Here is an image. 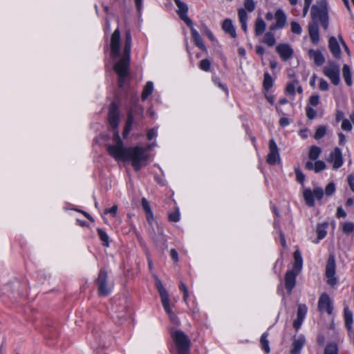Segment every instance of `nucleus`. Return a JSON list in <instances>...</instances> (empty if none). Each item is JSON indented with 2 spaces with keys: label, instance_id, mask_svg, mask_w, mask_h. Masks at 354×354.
<instances>
[{
  "label": "nucleus",
  "instance_id": "f257e3e1",
  "mask_svg": "<svg viewBox=\"0 0 354 354\" xmlns=\"http://www.w3.org/2000/svg\"><path fill=\"white\" fill-rule=\"evenodd\" d=\"M131 35L129 30L125 32V40L121 58L113 65V70L118 75V84L120 88H124L129 79L131 59Z\"/></svg>",
  "mask_w": 354,
  "mask_h": 354
},
{
  "label": "nucleus",
  "instance_id": "a878e982",
  "mask_svg": "<svg viewBox=\"0 0 354 354\" xmlns=\"http://www.w3.org/2000/svg\"><path fill=\"white\" fill-rule=\"evenodd\" d=\"M308 55L310 59H313L314 63L317 66H322L325 62V57L322 55V52L318 50H309Z\"/></svg>",
  "mask_w": 354,
  "mask_h": 354
},
{
  "label": "nucleus",
  "instance_id": "5fc2aeb1",
  "mask_svg": "<svg viewBox=\"0 0 354 354\" xmlns=\"http://www.w3.org/2000/svg\"><path fill=\"white\" fill-rule=\"evenodd\" d=\"M295 172L296 174L297 180L299 183L303 184L305 180V175L303 174V172L300 170L299 167L295 169Z\"/></svg>",
  "mask_w": 354,
  "mask_h": 354
},
{
  "label": "nucleus",
  "instance_id": "79ce46f5",
  "mask_svg": "<svg viewBox=\"0 0 354 354\" xmlns=\"http://www.w3.org/2000/svg\"><path fill=\"white\" fill-rule=\"evenodd\" d=\"M135 121L133 120L131 115H127V119L123 131V137L126 138L131 130L132 124Z\"/></svg>",
  "mask_w": 354,
  "mask_h": 354
},
{
  "label": "nucleus",
  "instance_id": "393cba45",
  "mask_svg": "<svg viewBox=\"0 0 354 354\" xmlns=\"http://www.w3.org/2000/svg\"><path fill=\"white\" fill-rule=\"evenodd\" d=\"M155 286L160 295L161 302L162 303L169 300L167 290L164 288L161 281L157 277L155 278Z\"/></svg>",
  "mask_w": 354,
  "mask_h": 354
},
{
  "label": "nucleus",
  "instance_id": "bb28decb",
  "mask_svg": "<svg viewBox=\"0 0 354 354\" xmlns=\"http://www.w3.org/2000/svg\"><path fill=\"white\" fill-rule=\"evenodd\" d=\"M222 29L223 31L229 34L232 38L236 37V30L230 19H225L222 24Z\"/></svg>",
  "mask_w": 354,
  "mask_h": 354
},
{
  "label": "nucleus",
  "instance_id": "72a5a7b5",
  "mask_svg": "<svg viewBox=\"0 0 354 354\" xmlns=\"http://www.w3.org/2000/svg\"><path fill=\"white\" fill-rule=\"evenodd\" d=\"M273 80L268 72H266L263 75V87L265 91L268 92L273 86Z\"/></svg>",
  "mask_w": 354,
  "mask_h": 354
},
{
  "label": "nucleus",
  "instance_id": "6e6552de",
  "mask_svg": "<svg viewBox=\"0 0 354 354\" xmlns=\"http://www.w3.org/2000/svg\"><path fill=\"white\" fill-rule=\"evenodd\" d=\"M324 74L330 79L332 84L337 86L339 84V66L334 62H329L328 65L324 66Z\"/></svg>",
  "mask_w": 354,
  "mask_h": 354
},
{
  "label": "nucleus",
  "instance_id": "c85d7f7f",
  "mask_svg": "<svg viewBox=\"0 0 354 354\" xmlns=\"http://www.w3.org/2000/svg\"><path fill=\"white\" fill-rule=\"evenodd\" d=\"M344 317L345 322V327L348 330L349 333L352 332L353 327V313L348 306L344 307Z\"/></svg>",
  "mask_w": 354,
  "mask_h": 354
},
{
  "label": "nucleus",
  "instance_id": "a19ab883",
  "mask_svg": "<svg viewBox=\"0 0 354 354\" xmlns=\"http://www.w3.org/2000/svg\"><path fill=\"white\" fill-rule=\"evenodd\" d=\"M135 121L133 120L131 115H127V119L123 131V137L126 138L131 130L132 124Z\"/></svg>",
  "mask_w": 354,
  "mask_h": 354
},
{
  "label": "nucleus",
  "instance_id": "9b49d317",
  "mask_svg": "<svg viewBox=\"0 0 354 354\" xmlns=\"http://www.w3.org/2000/svg\"><path fill=\"white\" fill-rule=\"evenodd\" d=\"M106 150L109 154L115 160L125 161L127 147H124V144L109 145L106 146Z\"/></svg>",
  "mask_w": 354,
  "mask_h": 354
},
{
  "label": "nucleus",
  "instance_id": "a211bd4d",
  "mask_svg": "<svg viewBox=\"0 0 354 354\" xmlns=\"http://www.w3.org/2000/svg\"><path fill=\"white\" fill-rule=\"evenodd\" d=\"M276 50L283 61H287L290 59L294 53L293 49L287 44H279L276 47Z\"/></svg>",
  "mask_w": 354,
  "mask_h": 354
},
{
  "label": "nucleus",
  "instance_id": "37998d69",
  "mask_svg": "<svg viewBox=\"0 0 354 354\" xmlns=\"http://www.w3.org/2000/svg\"><path fill=\"white\" fill-rule=\"evenodd\" d=\"M299 84V81L295 80L287 84L286 87V92L288 95H294L295 94V87Z\"/></svg>",
  "mask_w": 354,
  "mask_h": 354
},
{
  "label": "nucleus",
  "instance_id": "c756f323",
  "mask_svg": "<svg viewBox=\"0 0 354 354\" xmlns=\"http://www.w3.org/2000/svg\"><path fill=\"white\" fill-rule=\"evenodd\" d=\"M294 260L295 263L292 270L296 271L297 273H299L302 268L303 259L301 252L298 250L294 252Z\"/></svg>",
  "mask_w": 354,
  "mask_h": 354
},
{
  "label": "nucleus",
  "instance_id": "aec40b11",
  "mask_svg": "<svg viewBox=\"0 0 354 354\" xmlns=\"http://www.w3.org/2000/svg\"><path fill=\"white\" fill-rule=\"evenodd\" d=\"M328 161L333 162V169H337L343 165L342 151L339 148L335 147L330 153Z\"/></svg>",
  "mask_w": 354,
  "mask_h": 354
},
{
  "label": "nucleus",
  "instance_id": "7c9ffc66",
  "mask_svg": "<svg viewBox=\"0 0 354 354\" xmlns=\"http://www.w3.org/2000/svg\"><path fill=\"white\" fill-rule=\"evenodd\" d=\"M342 75L346 85L351 86L353 84L352 72L348 64H344L343 66Z\"/></svg>",
  "mask_w": 354,
  "mask_h": 354
},
{
  "label": "nucleus",
  "instance_id": "3c124183",
  "mask_svg": "<svg viewBox=\"0 0 354 354\" xmlns=\"http://www.w3.org/2000/svg\"><path fill=\"white\" fill-rule=\"evenodd\" d=\"M211 63L208 59H203L200 62L199 68L204 71L210 70Z\"/></svg>",
  "mask_w": 354,
  "mask_h": 354
},
{
  "label": "nucleus",
  "instance_id": "603ef678",
  "mask_svg": "<svg viewBox=\"0 0 354 354\" xmlns=\"http://www.w3.org/2000/svg\"><path fill=\"white\" fill-rule=\"evenodd\" d=\"M335 192V185L333 182L329 183L325 189L326 196H332Z\"/></svg>",
  "mask_w": 354,
  "mask_h": 354
},
{
  "label": "nucleus",
  "instance_id": "c9c22d12",
  "mask_svg": "<svg viewBox=\"0 0 354 354\" xmlns=\"http://www.w3.org/2000/svg\"><path fill=\"white\" fill-rule=\"evenodd\" d=\"M322 149L320 147L313 145L310 148L308 158L311 160H316L320 156Z\"/></svg>",
  "mask_w": 354,
  "mask_h": 354
},
{
  "label": "nucleus",
  "instance_id": "4d7b16f0",
  "mask_svg": "<svg viewBox=\"0 0 354 354\" xmlns=\"http://www.w3.org/2000/svg\"><path fill=\"white\" fill-rule=\"evenodd\" d=\"M244 7L248 12H252L255 9V3L253 0H245Z\"/></svg>",
  "mask_w": 354,
  "mask_h": 354
},
{
  "label": "nucleus",
  "instance_id": "052dcab7",
  "mask_svg": "<svg viewBox=\"0 0 354 354\" xmlns=\"http://www.w3.org/2000/svg\"><path fill=\"white\" fill-rule=\"evenodd\" d=\"M306 113L308 119L313 120L316 116V111L310 106H307L306 107Z\"/></svg>",
  "mask_w": 354,
  "mask_h": 354
},
{
  "label": "nucleus",
  "instance_id": "0eeeda50",
  "mask_svg": "<svg viewBox=\"0 0 354 354\" xmlns=\"http://www.w3.org/2000/svg\"><path fill=\"white\" fill-rule=\"evenodd\" d=\"M335 273V258L333 254H330L326 261L325 275L327 278V283L331 286H335L337 282Z\"/></svg>",
  "mask_w": 354,
  "mask_h": 354
},
{
  "label": "nucleus",
  "instance_id": "69168bd1",
  "mask_svg": "<svg viewBox=\"0 0 354 354\" xmlns=\"http://www.w3.org/2000/svg\"><path fill=\"white\" fill-rule=\"evenodd\" d=\"M304 320V319H299V318L297 317L293 321L292 326L297 331L300 328Z\"/></svg>",
  "mask_w": 354,
  "mask_h": 354
},
{
  "label": "nucleus",
  "instance_id": "de8ad7c7",
  "mask_svg": "<svg viewBox=\"0 0 354 354\" xmlns=\"http://www.w3.org/2000/svg\"><path fill=\"white\" fill-rule=\"evenodd\" d=\"M180 218L179 209L176 207L175 210L172 212L169 213L168 219L170 222H178Z\"/></svg>",
  "mask_w": 354,
  "mask_h": 354
},
{
  "label": "nucleus",
  "instance_id": "ddd939ff",
  "mask_svg": "<svg viewBox=\"0 0 354 354\" xmlns=\"http://www.w3.org/2000/svg\"><path fill=\"white\" fill-rule=\"evenodd\" d=\"M108 120L109 124L112 129H118L120 121V111L117 104L112 102L110 104Z\"/></svg>",
  "mask_w": 354,
  "mask_h": 354
},
{
  "label": "nucleus",
  "instance_id": "4c0bfd02",
  "mask_svg": "<svg viewBox=\"0 0 354 354\" xmlns=\"http://www.w3.org/2000/svg\"><path fill=\"white\" fill-rule=\"evenodd\" d=\"M164 310L168 315L169 319L173 322H176L177 321V316L173 313L169 304V300L166 301L165 302L162 303Z\"/></svg>",
  "mask_w": 354,
  "mask_h": 354
},
{
  "label": "nucleus",
  "instance_id": "f3484780",
  "mask_svg": "<svg viewBox=\"0 0 354 354\" xmlns=\"http://www.w3.org/2000/svg\"><path fill=\"white\" fill-rule=\"evenodd\" d=\"M274 18L276 19V24L271 25L270 26V30H274L283 28L287 21V17L284 12L281 9H278L275 12Z\"/></svg>",
  "mask_w": 354,
  "mask_h": 354
},
{
  "label": "nucleus",
  "instance_id": "338daca9",
  "mask_svg": "<svg viewBox=\"0 0 354 354\" xmlns=\"http://www.w3.org/2000/svg\"><path fill=\"white\" fill-rule=\"evenodd\" d=\"M336 216L337 218H345L346 216V212L343 209L342 207H337Z\"/></svg>",
  "mask_w": 354,
  "mask_h": 354
},
{
  "label": "nucleus",
  "instance_id": "cd10ccee",
  "mask_svg": "<svg viewBox=\"0 0 354 354\" xmlns=\"http://www.w3.org/2000/svg\"><path fill=\"white\" fill-rule=\"evenodd\" d=\"M308 32L311 41L314 44H317L319 41V33L318 25L315 23L313 24H309Z\"/></svg>",
  "mask_w": 354,
  "mask_h": 354
},
{
  "label": "nucleus",
  "instance_id": "49530a36",
  "mask_svg": "<svg viewBox=\"0 0 354 354\" xmlns=\"http://www.w3.org/2000/svg\"><path fill=\"white\" fill-rule=\"evenodd\" d=\"M308 310V308L306 304H299L297 313V317L299 319H305Z\"/></svg>",
  "mask_w": 354,
  "mask_h": 354
},
{
  "label": "nucleus",
  "instance_id": "bf43d9fd",
  "mask_svg": "<svg viewBox=\"0 0 354 354\" xmlns=\"http://www.w3.org/2000/svg\"><path fill=\"white\" fill-rule=\"evenodd\" d=\"M113 140L115 142V144L123 145V141L122 140L119 131L118 129H113Z\"/></svg>",
  "mask_w": 354,
  "mask_h": 354
},
{
  "label": "nucleus",
  "instance_id": "9d476101",
  "mask_svg": "<svg viewBox=\"0 0 354 354\" xmlns=\"http://www.w3.org/2000/svg\"><path fill=\"white\" fill-rule=\"evenodd\" d=\"M111 57L113 59L120 55V31L119 28L114 30L111 37Z\"/></svg>",
  "mask_w": 354,
  "mask_h": 354
},
{
  "label": "nucleus",
  "instance_id": "4468645a",
  "mask_svg": "<svg viewBox=\"0 0 354 354\" xmlns=\"http://www.w3.org/2000/svg\"><path fill=\"white\" fill-rule=\"evenodd\" d=\"M173 1L175 2L176 6L178 7L176 12L178 15L180 19L183 21L187 26H191L192 21L187 17L188 6L187 3L180 0Z\"/></svg>",
  "mask_w": 354,
  "mask_h": 354
},
{
  "label": "nucleus",
  "instance_id": "b1692460",
  "mask_svg": "<svg viewBox=\"0 0 354 354\" xmlns=\"http://www.w3.org/2000/svg\"><path fill=\"white\" fill-rule=\"evenodd\" d=\"M141 205H142V207L145 212L147 221L148 223L150 225H151L152 223L153 222L154 217H153V214L151 209L149 203L145 198H142Z\"/></svg>",
  "mask_w": 354,
  "mask_h": 354
},
{
  "label": "nucleus",
  "instance_id": "f704fd0d",
  "mask_svg": "<svg viewBox=\"0 0 354 354\" xmlns=\"http://www.w3.org/2000/svg\"><path fill=\"white\" fill-rule=\"evenodd\" d=\"M153 90V84L152 82H147L145 86H144L142 93V100L145 101L147 98L152 93Z\"/></svg>",
  "mask_w": 354,
  "mask_h": 354
},
{
  "label": "nucleus",
  "instance_id": "e433bc0d",
  "mask_svg": "<svg viewBox=\"0 0 354 354\" xmlns=\"http://www.w3.org/2000/svg\"><path fill=\"white\" fill-rule=\"evenodd\" d=\"M328 227V223H322V224H319L317 226V228H316V232H317V239L319 240H322L326 236V228Z\"/></svg>",
  "mask_w": 354,
  "mask_h": 354
},
{
  "label": "nucleus",
  "instance_id": "680f3d73",
  "mask_svg": "<svg viewBox=\"0 0 354 354\" xmlns=\"http://www.w3.org/2000/svg\"><path fill=\"white\" fill-rule=\"evenodd\" d=\"M319 102V96L317 94L312 95L309 98V103L313 106H316Z\"/></svg>",
  "mask_w": 354,
  "mask_h": 354
},
{
  "label": "nucleus",
  "instance_id": "13d9d810",
  "mask_svg": "<svg viewBox=\"0 0 354 354\" xmlns=\"http://www.w3.org/2000/svg\"><path fill=\"white\" fill-rule=\"evenodd\" d=\"M179 289L183 292V300L186 302L189 297L188 290L182 281H180Z\"/></svg>",
  "mask_w": 354,
  "mask_h": 354
},
{
  "label": "nucleus",
  "instance_id": "20e7f679",
  "mask_svg": "<svg viewBox=\"0 0 354 354\" xmlns=\"http://www.w3.org/2000/svg\"><path fill=\"white\" fill-rule=\"evenodd\" d=\"M174 344L177 349V354H189L191 342L187 335L180 330L171 333Z\"/></svg>",
  "mask_w": 354,
  "mask_h": 354
},
{
  "label": "nucleus",
  "instance_id": "7ed1b4c3",
  "mask_svg": "<svg viewBox=\"0 0 354 354\" xmlns=\"http://www.w3.org/2000/svg\"><path fill=\"white\" fill-rule=\"evenodd\" d=\"M311 17L315 22L319 21L324 30L328 28L329 17L326 0H319L311 8Z\"/></svg>",
  "mask_w": 354,
  "mask_h": 354
},
{
  "label": "nucleus",
  "instance_id": "1a4fd4ad",
  "mask_svg": "<svg viewBox=\"0 0 354 354\" xmlns=\"http://www.w3.org/2000/svg\"><path fill=\"white\" fill-rule=\"evenodd\" d=\"M304 198L306 204L309 207L315 206V198L318 201L321 200L324 196V190L321 187H315L313 191L310 189H306L303 193Z\"/></svg>",
  "mask_w": 354,
  "mask_h": 354
},
{
  "label": "nucleus",
  "instance_id": "412c9836",
  "mask_svg": "<svg viewBox=\"0 0 354 354\" xmlns=\"http://www.w3.org/2000/svg\"><path fill=\"white\" fill-rule=\"evenodd\" d=\"M193 25L194 24L192 22V26H188V27L190 28L192 38L195 45L197 47H198L200 49H201L202 50H206V47L203 43V40L201 36L198 32V31L194 28Z\"/></svg>",
  "mask_w": 354,
  "mask_h": 354
},
{
  "label": "nucleus",
  "instance_id": "e2e57ef3",
  "mask_svg": "<svg viewBox=\"0 0 354 354\" xmlns=\"http://www.w3.org/2000/svg\"><path fill=\"white\" fill-rule=\"evenodd\" d=\"M342 128L344 131H349L352 129V124L348 119H344L342 123Z\"/></svg>",
  "mask_w": 354,
  "mask_h": 354
},
{
  "label": "nucleus",
  "instance_id": "f03ea898",
  "mask_svg": "<svg viewBox=\"0 0 354 354\" xmlns=\"http://www.w3.org/2000/svg\"><path fill=\"white\" fill-rule=\"evenodd\" d=\"M127 151L125 161L131 160L135 171H138L143 166L146 165L149 156L143 147H129Z\"/></svg>",
  "mask_w": 354,
  "mask_h": 354
},
{
  "label": "nucleus",
  "instance_id": "774afa93",
  "mask_svg": "<svg viewBox=\"0 0 354 354\" xmlns=\"http://www.w3.org/2000/svg\"><path fill=\"white\" fill-rule=\"evenodd\" d=\"M348 185L352 190L353 192H354V176L351 174L348 176Z\"/></svg>",
  "mask_w": 354,
  "mask_h": 354
},
{
  "label": "nucleus",
  "instance_id": "8fccbe9b",
  "mask_svg": "<svg viewBox=\"0 0 354 354\" xmlns=\"http://www.w3.org/2000/svg\"><path fill=\"white\" fill-rule=\"evenodd\" d=\"M314 171L315 173H319L326 169V165L322 160H317L315 162Z\"/></svg>",
  "mask_w": 354,
  "mask_h": 354
},
{
  "label": "nucleus",
  "instance_id": "473e14b6",
  "mask_svg": "<svg viewBox=\"0 0 354 354\" xmlns=\"http://www.w3.org/2000/svg\"><path fill=\"white\" fill-rule=\"evenodd\" d=\"M97 235H98L100 241H102V245L104 247H106V248L109 247L110 240H109V236L107 234V233L104 230H102L101 228L97 229Z\"/></svg>",
  "mask_w": 354,
  "mask_h": 354
},
{
  "label": "nucleus",
  "instance_id": "39448f33",
  "mask_svg": "<svg viewBox=\"0 0 354 354\" xmlns=\"http://www.w3.org/2000/svg\"><path fill=\"white\" fill-rule=\"evenodd\" d=\"M150 226L151 229L149 231L150 238L158 247L161 248H166L167 239L163 233V227L158 223L156 227L153 226V223Z\"/></svg>",
  "mask_w": 354,
  "mask_h": 354
},
{
  "label": "nucleus",
  "instance_id": "dca6fc26",
  "mask_svg": "<svg viewBox=\"0 0 354 354\" xmlns=\"http://www.w3.org/2000/svg\"><path fill=\"white\" fill-rule=\"evenodd\" d=\"M138 102V98L133 100V103L127 113V115H131L135 122L141 119L144 113V108L140 105Z\"/></svg>",
  "mask_w": 354,
  "mask_h": 354
},
{
  "label": "nucleus",
  "instance_id": "6e6d98bb",
  "mask_svg": "<svg viewBox=\"0 0 354 354\" xmlns=\"http://www.w3.org/2000/svg\"><path fill=\"white\" fill-rule=\"evenodd\" d=\"M238 16L240 22L247 21L248 14L244 8H239L238 10Z\"/></svg>",
  "mask_w": 354,
  "mask_h": 354
},
{
  "label": "nucleus",
  "instance_id": "6ab92c4d",
  "mask_svg": "<svg viewBox=\"0 0 354 354\" xmlns=\"http://www.w3.org/2000/svg\"><path fill=\"white\" fill-rule=\"evenodd\" d=\"M299 273L293 270H288L285 274V287L288 293L290 294L296 284V277Z\"/></svg>",
  "mask_w": 354,
  "mask_h": 354
},
{
  "label": "nucleus",
  "instance_id": "ea45409f",
  "mask_svg": "<svg viewBox=\"0 0 354 354\" xmlns=\"http://www.w3.org/2000/svg\"><path fill=\"white\" fill-rule=\"evenodd\" d=\"M263 42L268 46H273L276 43L274 34L270 31L267 32L264 35Z\"/></svg>",
  "mask_w": 354,
  "mask_h": 354
},
{
  "label": "nucleus",
  "instance_id": "5701e85b",
  "mask_svg": "<svg viewBox=\"0 0 354 354\" xmlns=\"http://www.w3.org/2000/svg\"><path fill=\"white\" fill-rule=\"evenodd\" d=\"M305 344V337L304 335H300L297 339H294L292 348L290 351V354H301V351Z\"/></svg>",
  "mask_w": 354,
  "mask_h": 354
},
{
  "label": "nucleus",
  "instance_id": "a18cd8bd",
  "mask_svg": "<svg viewBox=\"0 0 354 354\" xmlns=\"http://www.w3.org/2000/svg\"><path fill=\"white\" fill-rule=\"evenodd\" d=\"M326 133V127L324 125L319 126L314 135V138L315 140H319L322 138Z\"/></svg>",
  "mask_w": 354,
  "mask_h": 354
},
{
  "label": "nucleus",
  "instance_id": "0e129e2a",
  "mask_svg": "<svg viewBox=\"0 0 354 354\" xmlns=\"http://www.w3.org/2000/svg\"><path fill=\"white\" fill-rule=\"evenodd\" d=\"M319 88L321 91H326L328 90L329 86L328 82L325 80L321 79Z\"/></svg>",
  "mask_w": 354,
  "mask_h": 354
},
{
  "label": "nucleus",
  "instance_id": "c03bdc74",
  "mask_svg": "<svg viewBox=\"0 0 354 354\" xmlns=\"http://www.w3.org/2000/svg\"><path fill=\"white\" fill-rule=\"evenodd\" d=\"M324 354H338V347L336 343L332 342L326 345Z\"/></svg>",
  "mask_w": 354,
  "mask_h": 354
},
{
  "label": "nucleus",
  "instance_id": "09e8293b",
  "mask_svg": "<svg viewBox=\"0 0 354 354\" xmlns=\"http://www.w3.org/2000/svg\"><path fill=\"white\" fill-rule=\"evenodd\" d=\"M342 231L346 234H349L354 232V223L346 222L342 225Z\"/></svg>",
  "mask_w": 354,
  "mask_h": 354
},
{
  "label": "nucleus",
  "instance_id": "2f4dec72",
  "mask_svg": "<svg viewBox=\"0 0 354 354\" xmlns=\"http://www.w3.org/2000/svg\"><path fill=\"white\" fill-rule=\"evenodd\" d=\"M266 28V22L261 17H258L256 19L254 25V32L257 36H259L263 33Z\"/></svg>",
  "mask_w": 354,
  "mask_h": 354
},
{
  "label": "nucleus",
  "instance_id": "423d86ee",
  "mask_svg": "<svg viewBox=\"0 0 354 354\" xmlns=\"http://www.w3.org/2000/svg\"><path fill=\"white\" fill-rule=\"evenodd\" d=\"M100 296H107L111 292V288L108 284V273L104 269H101L95 280Z\"/></svg>",
  "mask_w": 354,
  "mask_h": 354
},
{
  "label": "nucleus",
  "instance_id": "2eb2a0df",
  "mask_svg": "<svg viewBox=\"0 0 354 354\" xmlns=\"http://www.w3.org/2000/svg\"><path fill=\"white\" fill-rule=\"evenodd\" d=\"M318 309L320 312L326 311L328 315L333 313V307L329 295L327 293H322L318 301Z\"/></svg>",
  "mask_w": 354,
  "mask_h": 354
},
{
  "label": "nucleus",
  "instance_id": "864d4df0",
  "mask_svg": "<svg viewBox=\"0 0 354 354\" xmlns=\"http://www.w3.org/2000/svg\"><path fill=\"white\" fill-rule=\"evenodd\" d=\"M291 31L297 35H300L301 33V27L299 23L296 21H292L291 24Z\"/></svg>",
  "mask_w": 354,
  "mask_h": 354
},
{
  "label": "nucleus",
  "instance_id": "4be33fe9",
  "mask_svg": "<svg viewBox=\"0 0 354 354\" xmlns=\"http://www.w3.org/2000/svg\"><path fill=\"white\" fill-rule=\"evenodd\" d=\"M328 48L335 58L339 59L341 57V50L339 43L337 39L333 36L329 38Z\"/></svg>",
  "mask_w": 354,
  "mask_h": 354
},
{
  "label": "nucleus",
  "instance_id": "f8f14e48",
  "mask_svg": "<svg viewBox=\"0 0 354 354\" xmlns=\"http://www.w3.org/2000/svg\"><path fill=\"white\" fill-rule=\"evenodd\" d=\"M266 161L270 165H276L280 162L279 149L273 138L269 141V153Z\"/></svg>",
  "mask_w": 354,
  "mask_h": 354
},
{
  "label": "nucleus",
  "instance_id": "58836bf2",
  "mask_svg": "<svg viewBox=\"0 0 354 354\" xmlns=\"http://www.w3.org/2000/svg\"><path fill=\"white\" fill-rule=\"evenodd\" d=\"M260 343L261 345V348L266 353H269L270 352V348L269 346V341L268 340V333H264L262 334Z\"/></svg>",
  "mask_w": 354,
  "mask_h": 354
}]
</instances>
